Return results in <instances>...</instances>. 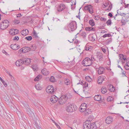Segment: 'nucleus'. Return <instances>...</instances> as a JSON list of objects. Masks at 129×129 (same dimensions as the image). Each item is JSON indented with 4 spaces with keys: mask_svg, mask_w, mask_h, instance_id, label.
Here are the masks:
<instances>
[{
    "mask_svg": "<svg viewBox=\"0 0 129 129\" xmlns=\"http://www.w3.org/2000/svg\"><path fill=\"white\" fill-rule=\"evenodd\" d=\"M66 110L67 112H72L77 109L76 106L74 104L69 103L66 104Z\"/></svg>",
    "mask_w": 129,
    "mask_h": 129,
    "instance_id": "f257e3e1",
    "label": "nucleus"
},
{
    "mask_svg": "<svg viewBox=\"0 0 129 129\" xmlns=\"http://www.w3.org/2000/svg\"><path fill=\"white\" fill-rule=\"evenodd\" d=\"M68 28L70 31L75 30L77 28L76 22L75 21H72L71 22L68 26Z\"/></svg>",
    "mask_w": 129,
    "mask_h": 129,
    "instance_id": "f03ea898",
    "label": "nucleus"
},
{
    "mask_svg": "<svg viewBox=\"0 0 129 129\" xmlns=\"http://www.w3.org/2000/svg\"><path fill=\"white\" fill-rule=\"evenodd\" d=\"M68 99V97L67 95H62L58 99L59 103L60 105H63L66 103Z\"/></svg>",
    "mask_w": 129,
    "mask_h": 129,
    "instance_id": "7ed1b4c3",
    "label": "nucleus"
},
{
    "mask_svg": "<svg viewBox=\"0 0 129 129\" xmlns=\"http://www.w3.org/2000/svg\"><path fill=\"white\" fill-rule=\"evenodd\" d=\"M9 21L6 20L3 21L0 24V29L4 30L7 28L9 26Z\"/></svg>",
    "mask_w": 129,
    "mask_h": 129,
    "instance_id": "20e7f679",
    "label": "nucleus"
},
{
    "mask_svg": "<svg viewBox=\"0 0 129 129\" xmlns=\"http://www.w3.org/2000/svg\"><path fill=\"white\" fill-rule=\"evenodd\" d=\"M84 62L83 64L86 66H89L92 64V61L91 59L88 57L86 58L83 60Z\"/></svg>",
    "mask_w": 129,
    "mask_h": 129,
    "instance_id": "39448f33",
    "label": "nucleus"
},
{
    "mask_svg": "<svg viewBox=\"0 0 129 129\" xmlns=\"http://www.w3.org/2000/svg\"><path fill=\"white\" fill-rule=\"evenodd\" d=\"M46 92L49 94L54 93V90L53 86L52 85H49L46 89Z\"/></svg>",
    "mask_w": 129,
    "mask_h": 129,
    "instance_id": "423d86ee",
    "label": "nucleus"
},
{
    "mask_svg": "<svg viewBox=\"0 0 129 129\" xmlns=\"http://www.w3.org/2000/svg\"><path fill=\"white\" fill-rule=\"evenodd\" d=\"M87 105L85 103L82 104L80 106L79 110L81 112H85L87 108Z\"/></svg>",
    "mask_w": 129,
    "mask_h": 129,
    "instance_id": "0eeeda50",
    "label": "nucleus"
},
{
    "mask_svg": "<svg viewBox=\"0 0 129 129\" xmlns=\"http://www.w3.org/2000/svg\"><path fill=\"white\" fill-rule=\"evenodd\" d=\"M66 8V6L63 3H61L58 6L57 11L59 12H61L64 10Z\"/></svg>",
    "mask_w": 129,
    "mask_h": 129,
    "instance_id": "6e6552de",
    "label": "nucleus"
},
{
    "mask_svg": "<svg viewBox=\"0 0 129 129\" xmlns=\"http://www.w3.org/2000/svg\"><path fill=\"white\" fill-rule=\"evenodd\" d=\"M84 9L88 10L90 14H92L93 12V7L91 5L85 6L84 7Z\"/></svg>",
    "mask_w": 129,
    "mask_h": 129,
    "instance_id": "1a4fd4ad",
    "label": "nucleus"
},
{
    "mask_svg": "<svg viewBox=\"0 0 129 129\" xmlns=\"http://www.w3.org/2000/svg\"><path fill=\"white\" fill-rule=\"evenodd\" d=\"M90 122L89 121H86L84 122L83 125V129H90L89 123Z\"/></svg>",
    "mask_w": 129,
    "mask_h": 129,
    "instance_id": "9d476101",
    "label": "nucleus"
},
{
    "mask_svg": "<svg viewBox=\"0 0 129 129\" xmlns=\"http://www.w3.org/2000/svg\"><path fill=\"white\" fill-rule=\"evenodd\" d=\"M58 100V98L55 95H52L50 98V101L52 103H56Z\"/></svg>",
    "mask_w": 129,
    "mask_h": 129,
    "instance_id": "9b49d317",
    "label": "nucleus"
},
{
    "mask_svg": "<svg viewBox=\"0 0 129 129\" xmlns=\"http://www.w3.org/2000/svg\"><path fill=\"white\" fill-rule=\"evenodd\" d=\"M113 118L112 117L108 116L105 119L106 123L109 124L111 123L113 121Z\"/></svg>",
    "mask_w": 129,
    "mask_h": 129,
    "instance_id": "f8f14e48",
    "label": "nucleus"
},
{
    "mask_svg": "<svg viewBox=\"0 0 129 129\" xmlns=\"http://www.w3.org/2000/svg\"><path fill=\"white\" fill-rule=\"evenodd\" d=\"M31 50V48L29 47H24L22 49H20V50L23 52L25 53L27 52L30 51Z\"/></svg>",
    "mask_w": 129,
    "mask_h": 129,
    "instance_id": "ddd939ff",
    "label": "nucleus"
},
{
    "mask_svg": "<svg viewBox=\"0 0 129 129\" xmlns=\"http://www.w3.org/2000/svg\"><path fill=\"white\" fill-rule=\"evenodd\" d=\"M10 47L13 50H17L20 48V46L16 44H12L10 46Z\"/></svg>",
    "mask_w": 129,
    "mask_h": 129,
    "instance_id": "4468645a",
    "label": "nucleus"
},
{
    "mask_svg": "<svg viewBox=\"0 0 129 129\" xmlns=\"http://www.w3.org/2000/svg\"><path fill=\"white\" fill-rule=\"evenodd\" d=\"M24 63V61H23V59H20L16 61L15 64L16 66L19 67L22 65Z\"/></svg>",
    "mask_w": 129,
    "mask_h": 129,
    "instance_id": "2eb2a0df",
    "label": "nucleus"
},
{
    "mask_svg": "<svg viewBox=\"0 0 129 129\" xmlns=\"http://www.w3.org/2000/svg\"><path fill=\"white\" fill-rule=\"evenodd\" d=\"M19 32V31L18 30L14 29H11L10 31V34L12 35H16Z\"/></svg>",
    "mask_w": 129,
    "mask_h": 129,
    "instance_id": "dca6fc26",
    "label": "nucleus"
},
{
    "mask_svg": "<svg viewBox=\"0 0 129 129\" xmlns=\"http://www.w3.org/2000/svg\"><path fill=\"white\" fill-rule=\"evenodd\" d=\"M89 124L90 125V129H96L97 128V126L93 122L91 123L90 122Z\"/></svg>",
    "mask_w": 129,
    "mask_h": 129,
    "instance_id": "f3484780",
    "label": "nucleus"
},
{
    "mask_svg": "<svg viewBox=\"0 0 129 129\" xmlns=\"http://www.w3.org/2000/svg\"><path fill=\"white\" fill-rule=\"evenodd\" d=\"M41 72L45 76L49 74V72L45 68L42 70Z\"/></svg>",
    "mask_w": 129,
    "mask_h": 129,
    "instance_id": "a211bd4d",
    "label": "nucleus"
},
{
    "mask_svg": "<svg viewBox=\"0 0 129 129\" xmlns=\"http://www.w3.org/2000/svg\"><path fill=\"white\" fill-rule=\"evenodd\" d=\"M23 60L24 61V64L26 65L29 64L31 62L30 59L29 58H25L23 59Z\"/></svg>",
    "mask_w": 129,
    "mask_h": 129,
    "instance_id": "6ab92c4d",
    "label": "nucleus"
},
{
    "mask_svg": "<svg viewBox=\"0 0 129 129\" xmlns=\"http://www.w3.org/2000/svg\"><path fill=\"white\" fill-rule=\"evenodd\" d=\"M105 69L104 68L100 67L98 70V73L99 74H102L104 71Z\"/></svg>",
    "mask_w": 129,
    "mask_h": 129,
    "instance_id": "aec40b11",
    "label": "nucleus"
},
{
    "mask_svg": "<svg viewBox=\"0 0 129 129\" xmlns=\"http://www.w3.org/2000/svg\"><path fill=\"white\" fill-rule=\"evenodd\" d=\"M21 33L22 35H23L24 36H26L28 34V30L27 29H24L21 31Z\"/></svg>",
    "mask_w": 129,
    "mask_h": 129,
    "instance_id": "412c9836",
    "label": "nucleus"
},
{
    "mask_svg": "<svg viewBox=\"0 0 129 129\" xmlns=\"http://www.w3.org/2000/svg\"><path fill=\"white\" fill-rule=\"evenodd\" d=\"M94 99L95 100L99 101H100L101 99V95H95L94 97Z\"/></svg>",
    "mask_w": 129,
    "mask_h": 129,
    "instance_id": "4be33fe9",
    "label": "nucleus"
},
{
    "mask_svg": "<svg viewBox=\"0 0 129 129\" xmlns=\"http://www.w3.org/2000/svg\"><path fill=\"white\" fill-rule=\"evenodd\" d=\"M27 112L28 114L30 116H31L33 115H34L33 112L29 108L27 110Z\"/></svg>",
    "mask_w": 129,
    "mask_h": 129,
    "instance_id": "5701e85b",
    "label": "nucleus"
},
{
    "mask_svg": "<svg viewBox=\"0 0 129 129\" xmlns=\"http://www.w3.org/2000/svg\"><path fill=\"white\" fill-rule=\"evenodd\" d=\"M120 57V60L126 59L127 57L125 55H124L122 54H120L119 55Z\"/></svg>",
    "mask_w": 129,
    "mask_h": 129,
    "instance_id": "b1692460",
    "label": "nucleus"
},
{
    "mask_svg": "<svg viewBox=\"0 0 129 129\" xmlns=\"http://www.w3.org/2000/svg\"><path fill=\"white\" fill-rule=\"evenodd\" d=\"M35 87L37 90H41L42 89V87L39 84H36L35 86Z\"/></svg>",
    "mask_w": 129,
    "mask_h": 129,
    "instance_id": "393cba45",
    "label": "nucleus"
},
{
    "mask_svg": "<svg viewBox=\"0 0 129 129\" xmlns=\"http://www.w3.org/2000/svg\"><path fill=\"white\" fill-rule=\"evenodd\" d=\"M107 90V89L105 87H102L101 89V92L103 94L106 93Z\"/></svg>",
    "mask_w": 129,
    "mask_h": 129,
    "instance_id": "a878e982",
    "label": "nucleus"
},
{
    "mask_svg": "<svg viewBox=\"0 0 129 129\" xmlns=\"http://www.w3.org/2000/svg\"><path fill=\"white\" fill-rule=\"evenodd\" d=\"M84 112L86 115H88L91 113V110L90 109H86Z\"/></svg>",
    "mask_w": 129,
    "mask_h": 129,
    "instance_id": "bb28decb",
    "label": "nucleus"
},
{
    "mask_svg": "<svg viewBox=\"0 0 129 129\" xmlns=\"http://www.w3.org/2000/svg\"><path fill=\"white\" fill-rule=\"evenodd\" d=\"M97 57L100 60H101L102 59V54L101 53H99L97 55Z\"/></svg>",
    "mask_w": 129,
    "mask_h": 129,
    "instance_id": "cd10ccee",
    "label": "nucleus"
},
{
    "mask_svg": "<svg viewBox=\"0 0 129 129\" xmlns=\"http://www.w3.org/2000/svg\"><path fill=\"white\" fill-rule=\"evenodd\" d=\"M89 23L90 25H91L92 26H93L94 25V23L93 19H91L89 21Z\"/></svg>",
    "mask_w": 129,
    "mask_h": 129,
    "instance_id": "c85d7f7f",
    "label": "nucleus"
},
{
    "mask_svg": "<svg viewBox=\"0 0 129 129\" xmlns=\"http://www.w3.org/2000/svg\"><path fill=\"white\" fill-rule=\"evenodd\" d=\"M91 40L92 41H95L96 38V36L95 34H92L91 36Z\"/></svg>",
    "mask_w": 129,
    "mask_h": 129,
    "instance_id": "c756f323",
    "label": "nucleus"
},
{
    "mask_svg": "<svg viewBox=\"0 0 129 129\" xmlns=\"http://www.w3.org/2000/svg\"><path fill=\"white\" fill-rule=\"evenodd\" d=\"M113 98L110 96H109L107 99V100L108 102H112L113 101Z\"/></svg>",
    "mask_w": 129,
    "mask_h": 129,
    "instance_id": "7c9ffc66",
    "label": "nucleus"
},
{
    "mask_svg": "<svg viewBox=\"0 0 129 129\" xmlns=\"http://www.w3.org/2000/svg\"><path fill=\"white\" fill-rule=\"evenodd\" d=\"M86 80L88 82H91L92 80L91 78L89 76H87L85 77Z\"/></svg>",
    "mask_w": 129,
    "mask_h": 129,
    "instance_id": "2f4dec72",
    "label": "nucleus"
},
{
    "mask_svg": "<svg viewBox=\"0 0 129 129\" xmlns=\"http://www.w3.org/2000/svg\"><path fill=\"white\" fill-rule=\"evenodd\" d=\"M37 49V47L36 45H31V49L33 51H35Z\"/></svg>",
    "mask_w": 129,
    "mask_h": 129,
    "instance_id": "473e14b6",
    "label": "nucleus"
},
{
    "mask_svg": "<svg viewBox=\"0 0 129 129\" xmlns=\"http://www.w3.org/2000/svg\"><path fill=\"white\" fill-rule=\"evenodd\" d=\"M124 67L126 70H129V63L127 62L124 65Z\"/></svg>",
    "mask_w": 129,
    "mask_h": 129,
    "instance_id": "72a5a7b5",
    "label": "nucleus"
},
{
    "mask_svg": "<svg viewBox=\"0 0 129 129\" xmlns=\"http://www.w3.org/2000/svg\"><path fill=\"white\" fill-rule=\"evenodd\" d=\"M41 78V76L40 75H38L37 77L34 79V81H36L40 79Z\"/></svg>",
    "mask_w": 129,
    "mask_h": 129,
    "instance_id": "f704fd0d",
    "label": "nucleus"
},
{
    "mask_svg": "<svg viewBox=\"0 0 129 129\" xmlns=\"http://www.w3.org/2000/svg\"><path fill=\"white\" fill-rule=\"evenodd\" d=\"M31 68L34 71H36L37 69V67L36 65H33L31 66Z\"/></svg>",
    "mask_w": 129,
    "mask_h": 129,
    "instance_id": "c9c22d12",
    "label": "nucleus"
},
{
    "mask_svg": "<svg viewBox=\"0 0 129 129\" xmlns=\"http://www.w3.org/2000/svg\"><path fill=\"white\" fill-rule=\"evenodd\" d=\"M102 80L101 77L99 76L98 78V82L99 84H101L102 83Z\"/></svg>",
    "mask_w": 129,
    "mask_h": 129,
    "instance_id": "e433bc0d",
    "label": "nucleus"
},
{
    "mask_svg": "<svg viewBox=\"0 0 129 129\" xmlns=\"http://www.w3.org/2000/svg\"><path fill=\"white\" fill-rule=\"evenodd\" d=\"M33 34L35 38H36L38 37L37 33H36V31L34 30L33 31Z\"/></svg>",
    "mask_w": 129,
    "mask_h": 129,
    "instance_id": "4c0bfd02",
    "label": "nucleus"
},
{
    "mask_svg": "<svg viewBox=\"0 0 129 129\" xmlns=\"http://www.w3.org/2000/svg\"><path fill=\"white\" fill-rule=\"evenodd\" d=\"M64 83L67 85H69L70 83V81L68 79H67L64 81Z\"/></svg>",
    "mask_w": 129,
    "mask_h": 129,
    "instance_id": "58836bf2",
    "label": "nucleus"
},
{
    "mask_svg": "<svg viewBox=\"0 0 129 129\" xmlns=\"http://www.w3.org/2000/svg\"><path fill=\"white\" fill-rule=\"evenodd\" d=\"M20 21L19 20H17L15 19L13 21V22L15 24H17L20 23Z\"/></svg>",
    "mask_w": 129,
    "mask_h": 129,
    "instance_id": "ea45409f",
    "label": "nucleus"
},
{
    "mask_svg": "<svg viewBox=\"0 0 129 129\" xmlns=\"http://www.w3.org/2000/svg\"><path fill=\"white\" fill-rule=\"evenodd\" d=\"M32 38L31 36H27L25 38V39H26L28 41L31 40Z\"/></svg>",
    "mask_w": 129,
    "mask_h": 129,
    "instance_id": "a19ab883",
    "label": "nucleus"
},
{
    "mask_svg": "<svg viewBox=\"0 0 129 129\" xmlns=\"http://www.w3.org/2000/svg\"><path fill=\"white\" fill-rule=\"evenodd\" d=\"M112 42V39L111 38H109L106 41V44H109L110 43Z\"/></svg>",
    "mask_w": 129,
    "mask_h": 129,
    "instance_id": "79ce46f5",
    "label": "nucleus"
},
{
    "mask_svg": "<svg viewBox=\"0 0 129 129\" xmlns=\"http://www.w3.org/2000/svg\"><path fill=\"white\" fill-rule=\"evenodd\" d=\"M50 81L52 82L55 81V79L54 77L53 76H51L50 79Z\"/></svg>",
    "mask_w": 129,
    "mask_h": 129,
    "instance_id": "37998d69",
    "label": "nucleus"
},
{
    "mask_svg": "<svg viewBox=\"0 0 129 129\" xmlns=\"http://www.w3.org/2000/svg\"><path fill=\"white\" fill-rule=\"evenodd\" d=\"M111 22L110 19H109L106 22V23L108 25H111Z\"/></svg>",
    "mask_w": 129,
    "mask_h": 129,
    "instance_id": "c03bdc74",
    "label": "nucleus"
},
{
    "mask_svg": "<svg viewBox=\"0 0 129 129\" xmlns=\"http://www.w3.org/2000/svg\"><path fill=\"white\" fill-rule=\"evenodd\" d=\"M81 35L84 38L85 37H86V34L85 32L84 31V32H82V33H81Z\"/></svg>",
    "mask_w": 129,
    "mask_h": 129,
    "instance_id": "a18cd8bd",
    "label": "nucleus"
},
{
    "mask_svg": "<svg viewBox=\"0 0 129 129\" xmlns=\"http://www.w3.org/2000/svg\"><path fill=\"white\" fill-rule=\"evenodd\" d=\"M94 19L96 20H98L100 19V17L98 15L95 16L94 17Z\"/></svg>",
    "mask_w": 129,
    "mask_h": 129,
    "instance_id": "49530a36",
    "label": "nucleus"
},
{
    "mask_svg": "<svg viewBox=\"0 0 129 129\" xmlns=\"http://www.w3.org/2000/svg\"><path fill=\"white\" fill-rule=\"evenodd\" d=\"M109 89L110 91L112 92L114 91L115 90V89H114L113 88H111L110 87L109 88Z\"/></svg>",
    "mask_w": 129,
    "mask_h": 129,
    "instance_id": "de8ad7c7",
    "label": "nucleus"
},
{
    "mask_svg": "<svg viewBox=\"0 0 129 129\" xmlns=\"http://www.w3.org/2000/svg\"><path fill=\"white\" fill-rule=\"evenodd\" d=\"M88 49H89L88 50V51H90L92 49L93 47L91 46L88 45Z\"/></svg>",
    "mask_w": 129,
    "mask_h": 129,
    "instance_id": "09e8293b",
    "label": "nucleus"
},
{
    "mask_svg": "<svg viewBox=\"0 0 129 129\" xmlns=\"http://www.w3.org/2000/svg\"><path fill=\"white\" fill-rule=\"evenodd\" d=\"M100 77H101V78L102 79V81L103 82V81L105 80V77L103 76H100Z\"/></svg>",
    "mask_w": 129,
    "mask_h": 129,
    "instance_id": "8fccbe9b",
    "label": "nucleus"
},
{
    "mask_svg": "<svg viewBox=\"0 0 129 129\" xmlns=\"http://www.w3.org/2000/svg\"><path fill=\"white\" fill-rule=\"evenodd\" d=\"M100 19L101 21H103L104 22L106 20V19L104 18L101 17L100 18Z\"/></svg>",
    "mask_w": 129,
    "mask_h": 129,
    "instance_id": "3c124183",
    "label": "nucleus"
},
{
    "mask_svg": "<svg viewBox=\"0 0 129 129\" xmlns=\"http://www.w3.org/2000/svg\"><path fill=\"white\" fill-rule=\"evenodd\" d=\"M14 40L17 41L19 39V38L18 36H15V37L14 38Z\"/></svg>",
    "mask_w": 129,
    "mask_h": 129,
    "instance_id": "603ef678",
    "label": "nucleus"
},
{
    "mask_svg": "<svg viewBox=\"0 0 129 129\" xmlns=\"http://www.w3.org/2000/svg\"><path fill=\"white\" fill-rule=\"evenodd\" d=\"M111 8V6L110 5H109V7L108 8V9H107V10H108V11H110Z\"/></svg>",
    "mask_w": 129,
    "mask_h": 129,
    "instance_id": "864d4df0",
    "label": "nucleus"
},
{
    "mask_svg": "<svg viewBox=\"0 0 129 129\" xmlns=\"http://www.w3.org/2000/svg\"><path fill=\"white\" fill-rule=\"evenodd\" d=\"M85 29L86 30L90 31L91 30V27H86Z\"/></svg>",
    "mask_w": 129,
    "mask_h": 129,
    "instance_id": "5fc2aeb1",
    "label": "nucleus"
},
{
    "mask_svg": "<svg viewBox=\"0 0 129 129\" xmlns=\"http://www.w3.org/2000/svg\"><path fill=\"white\" fill-rule=\"evenodd\" d=\"M55 124L58 128L59 129H61L60 127V126L56 122L55 123Z\"/></svg>",
    "mask_w": 129,
    "mask_h": 129,
    "instance_id": "6e6d98bb",
    "label": "nucleus"
},
{
    "mask_svg": "<svg viewBox=\"0 0 129 129\" xmlns=\"http://www.w3.org/2000/svg\"><path fill=\"white\" fill-rule=\"evenodd\" d=\"M2 52L3 53L5 54L6 55H8L6 51L4 50H3L2 51Z\"/></svg>",
    "mask_w": 129,
    "mask_h": 129,
    "instance_id": "4d7b16f0",
    "label": "nucleus"
},
{
    "mask_svg": "<svg viewBox=\"0 0 129 129\" xmlns=\"http://www.w3.org/2000/svg\"><path fill=\"white\" fill-rule=\"evenodd\" d=\"M126 59H124L120 60L122 62V64H123V63L125 62Z\"/></svg>",
    "mask_w": 129,
    "mask_h": 129,
    "instance_id": "13d9d810",
    "label": "nucleus"
},
{
    "mask_svg": "<svg viewBox=\"0 0 129 129\" xmlns=\"http://www.w3.org/2000/svg\"><path fill=\"white\" fill-rule=\"evenodd\" d=\"M88 45H86L85 47V50H86L88 51Z\"/></svg>",
    "mask_w": 129,
    "mask_h": 129,
    "instance_id": "bf43d9fd",
    "label": "nucleus"
},
{
    "mask_svg": "<svg viewBox=\"0 0 129 129\" xmlns=\"http://www.w3.org/2000/svg\"><path fill=\"white\" fill-rule=\"evenodd\" d=\"M22 16V15L21 14H17V18L18 17H20Z\"/></svg>",
    "mask_w": 129,
    "mask_h": 129,
    "instance_id": "052dcab7",
    "label": "nucleus"
},
{
    "mask_svg": "<svg viewBox=\"0 0 129 129\" xmlns=\"http://www.w3.org/2000/svg\"><path fill=\"white\" fill-rule=\"evenodd\" d=\"M108 15L111 17H112L113 16L112 14L111 13H109L108 14Z\"/></svg>",
    "mask_w": 129,
    "mask_h": 129,
    "instance_id": "680f3d73",
    "label": "nucleus"
},
{
    "mask_svg": "<svg viewBox=\"0 0 129 129\" xmlns=\"http://www.w3.org/2000/svg\"><path fill=\"white\" fill-rule=\"evenodd\" d=\"M91 59L92 61H94V60H95V59L93 56H91Z\"/></svg>",
    "mask_w": 129,
    "mask_h": 129,
    "instance_id": "e2e57ef3",
    "label": "nucleus"
},
{
    "mask_svg": "<svg viewBox=\"0 0 129 129\" xmlns=\"http://www.w3.org/2000/svg\"><path fill=\"white\" fill-rule=\"evenodd\" d=\"M3 84L5 87H6L7 86V84L5 82H4V83H3Z\"/></svg>",
    "mask_w": 129,
    "mask_h": 129,
    "instance_id": "0e129e2a",
    "label": "nucleus"
},
{
    "mask_svg": "<svg viewBox=\"0 0 129 129\" xmlns=\"http://www.w3.org/2000/svg\"><path fill=\"white\" fill-rule=\"evenodd\" d=\"M110 87L112 88H114V89H115V87L112 85H110Z\"/></svg>",
    "mask_w": 129,
    "mask_h": 129,
    "instance_id": "69168bd1",
    "label": "nucleus"
},
{
    "mask_svg": "<svg viewBox=\"0 0 129 129\" xmlns=\"http://www.w3.org/2000/svg\"><path fill=\"white\" fill-rule=\"evenodd\" d=\"M126 60L127 61V62H128V63H129V58H127L126 59Z\"/></svg>",
    "mask_w": 129,
    "mask_h": 129,
    "instance_id": "338daca9",
    "label": "nucleus"
},
{
    "mask_svg": "<svg viewBox=\"0 0 129 129\" xmlns=\"http://www.w3.org/2000/svg\"><path fill=\"white\" fill-rule=\"evenodd\" d=\"M102 51L104 52V53L105 52H106L105 49L104 48H103L102 49Z\"/></svg>",
    "mask_w": 129,
    "mask_h": 129,
    "instance_id": "774afa93",
    "label": "nucleus"
}]
</instances>
